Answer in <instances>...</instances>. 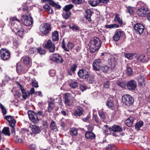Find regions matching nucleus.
I'll return each instance as SVG.
<instances>
[{
  "label": "nucleus",
  "mask_w": 150,
  "mask_h": 150,
  "mask_svg": "<svg viewBox=\"0 0 150 150\" xmlns=\"http://www.w3.org/2000/svg\"><path fill=\"white\" fill-rule=\"evenodd\" d=\"M90 118V115H87V117L82 119V120L84 122H88L89 121V120Z\"/></svg>",
  "instance_id": "obj_58"
},
{
  "label": "nucleus",
  "mask_w": 150,
  "mask_h": 150,
  "mask_svg": "<svg viewBox=\"0 0 150 150\" xmlns=\"http://www.w3.org/2000/svg\"><path fill=\"white\" fill-rule=\"evenodd\" d=\"M0 57L4 60H7L10 57L11 53L10 51L6 48H2L0 51Z\"/></svg>",
  "instance_id": "obj_6"
},
{
  "label": "nucleus",
  "mask_w": 150,
  "mask_h": 150,
  "mask_svg": "<svg viewBox=\"0 0 150 150\" xmlns=\"http://www.w3.org/2000/svg\"><path fill=\"white\" fill-rule=\"evenodd\" d=\"M119 26L116 24H112L106 25L105 26V28H118Z\"/></svg>",
  "instance_id": "obj_47"
},
{
  "label": "nucleus",
  "mask_w": 150,
  "mask_h": 150,
  "mask_svg": "<svg viewBox=\"0 0 150 150\" xmlns=\"http://www.w3.org/2000/svg\"><path fill=\"white\" fill-rule=\"evenodd\" d=\"M69 134L72 136H74L78 134V129L75 128H72L69 131Z\"/></svg>",
  "instance_id": "obj_33"
},
{
  "label": "nucleus",
  "mask_w": 150,
  "mask_h": 150,
  "mask_svg": "<svg viewBox=\"0 0 150 150\" xmlns=\"http://www.w3.org/2000/svg\"><path fill=\"white\" fill-rule=\"evenodd\" d=\"M110 64L112 68H113L116 64V61H115L114 60L111 59Z\"/></svg>",
  "instance_id": "obj_57"
},
{
  "label": "nucleus",
  "mask_w": 150,
  "mask_h": 150,
  "mask_svg": "<svg viewBox=\"0 0 150 150\" xmlns=\"http://www.w3.org/2000/svg\"><path fill=\"white\" fill-rule=\"evenodd\" d=\"M84 79L89 83H92L94 82L93 77L90 76L89 74L88 75V77L85 78Z\"/></svg>",
  "instance_id": "obj_48"
},
{
  "label": "nucleus",
  "mask_w": 150,
  "mask_h": 150,
  "mask_svg": "<svg viewBox=\"0 0 150 150\" xmlns=\"http://www.w3.org/2000/svg\"><path fill=\"white\" fill-rule=\"evenodd\" d=\"M146 76L145 75L141 74L137 77V80L138 86L140 87H143L145 85V79Z\"/></svg>",
  "instance_id": "obj_14"
},
{
  "label": "nucleus",
  "mask_w": 150,
  "mask_h": 150,
  "mask_svg": "<svg viewBox=\"0 0 150 150\" xmlns=\"http://www.w3.org/2000/svg\"><path fill=\"white\" fill-rule=\"evenodd\" d=\"M89 4L92 6H96L100 3L99 0H89Z\"/></svg>",
  "instance_id": "obj_37"
},
{
  "label": "nucleus",
  "mask_w": 150,
  "mask_h": 150,
  "mask_svg": "<svg viewBox=\"0 0 150 150\" xmlns=\"http://www.w3.org/2000/svg\"><path fill=\"white\" fill-rule=\"evenodd\" d=\"M50 128L51 129L56 131L57 130V126L56 122L53 120H52L50 125Z\"/></svg>",
  "instance_id": "obj_44"
},
{
  "label": "nucleus",
  "mask_w": 150,
  "mask_h": 150,
  "mask_svg": "<svg viewBox=\"0 0 150 150\" xmlns=\"http://www.w3.org/2000/svg\"><path fill=\"white\" fill-rule=\"evenodd\" d=\"M106 150H118L117 146L113 144H108L105 147Z\"/></svg>",
  "instance_id": "obj_40"
},
{
  "label": "nucleus",
  "mask_w": 150,
  "mask_h": 150,
  "mask_svg": "<svg viewBox=\"0 0 150 150\" xmlns=\"http://www.w3.org/2000/svg\"><path fill=\"white\" fill-rule=\"evenodd\" d=\"M49 73L51 76H54L55 75L56 71L52 69L49 71Z\"/></svg>",
  "instance_id": "obj_59"
},
{
  "label": "nucleus",
  "mask_w": 150,
  "mask_h": 150,
  "mask_svg": "<svg viewBox=\"0 0 150 150\" xmlns=\"http://www.w3.org/2000/svg\"><path fill=\"white\" fill-rule=\"evenodd\" d=\"M87 88V87L86 86L85 84H81L80 87V90L82 91L86 90Z\"/></svg>",
  "instance_id": "obj_60"
},
{
  "label": "nucleus",
  "mask_w": 150,
  "mask_h": 150,
  "mask_svg": "<svg viewBox=\"0 0 150 150\" xmlns=\"http://www.w3.org/2000/svg\"><path fill=\"white\" fill-rule=\"evenodd\" d=\"M69 27L70 28L72 29L73 30H80L79 27L73 24L70 25Z\"/></svg>",
  "instance_id": "obj_52"
},
{
  "label": "nucleus",
  "mask_w": 150,
  "mask_h": 150,
  "mask_svg": "<svg viewBox=\"0 0 150 150\" xmlns=\"http://www.w3.org/2000/svg\"><path fill=\"white\" fill-rule=\"evenodd\" d=\"M101 45V42L98 38L94 37L91 40L89 44L91 52L93 53L98 50Z\"/></svg>",
  "instance_id": "obj_2"
},
{
  "label": "nucleus",
  "mask_w": 150,
  "mask_h": 150,
  "mask_svg": "<svg viewBox=\"0 0 150 150\" xmlns=\"http://www.w3.org/2000/svg\"><path fill=\"white\" fill-rule=\"evenodd\" d=\"M2 132L6 135L10 136V135L9 128L8 127H4L2 131Z\"/></svg>",
  "instance_id": "obj_43"
},
{
  "label": "nucleus",
  "mask_w": 150,
  "mask_h": 150,
  "mask_svg": "<svg viewBox=\"0 0 150 150\" xmlns=\"http://www.w3.org/2000/svg\"><path fill=\"white\" fill-rule=\"evenodd\" d=\"M122 33H123V32L121 31L116 32L115 35L113 37L114 40L115 41H118L119 40L120 37Z\"/></svg>",
  "instance_id": "obj_32"
},
{
  "label": "nucleus",
  "mask_w": 150,
  "mask_h": 150,
  "mask_svg": "<svg viewBox=\"0 0 150 150\" xmlns=\"http://www.w3.org/2000/svg\"><path fill=\"white\" fill-rule=\"evenodd\" d=\"M51 30V24L48 23L42 24L39 27L40 32L45 35H48Z\"/></svg>",
  "instance_id": "obj_4"
},
{
  "label": "nucleus",
  "mask_w": 150,
  "mask_h": 150,
  "mask_svg": "<svg viewBox=\"0 0 150 150\" xmlns=\"http://www.w3.org/2000/svg\"><path fill=\"white\" fill-rule=\"evenodd\" d=\"M126 12L127 13H129L130 15L132 14L134 12V8L131 6H126Z\"/></svg>",
  "instance_id": "obj_36"
},
{
  "label": "nucleus",
  "mask_w": 150,
  "mask_h": 150,
  "mask_svg": "<svg viewBox=\"0 0 150 150\" xmlns=\"http://www.w3.org/2000/svg\"><path fill=\"white\" fill-rule=\"evenodd\" d=\"M36 48L35 47L30 48L29 49V50H26L27 51H28L29 53L33 54L35 53L36 51Z\"/></svg>",
  "instance_id": "obj_55"
},
{
  "label": "nucleus",
  "mask_w": 150,
  "mask_h": 150,
  "mask_svg": "<svg viewBox=\"0 0 150 150\" xmlns=\"http://www.w3.org/2000/svg\"><path fill=\"white\" fill-rule=\"evenodd\" d=\"M92 12L89 9L86 11L85 18L89 22L91 21V17L92 16Z\"/></svg>",
  "instance_id": "obj_31"
},
{
  "label": "nucleus",
  "mask_w": 150,
  "mask_h": 150,
  "mask_svg": "<svg viewBox=\"0 0 150 150\" xmlns=\"http://www.w3.org/2000/svg\"><path fill=\"white\" fill-rule=\"evenodd\" d=\"M48 111L50 112L52 110L54 106V103L53 101H48Z\"/></svg>",
  "instance_id": "obj_42"
},
{
  "label": "nucleus",
  "mask_w": 150,
  "mask_h": 150,
  "mask_svg": "<svg viewBox=\"0 0 150 150\" xmlns=\"http://www.w3.org/2000/svg\"><path fill=\"white\" fill-rule=\"evenodd\" d=\"M14 139L15 142L19 143H23L24 141V139L22 138H19L18 136H14Z\"/></svg>",
  "instance_id": "obj_45"
},
{
  "label": "nucleus",
  "mask_w": 150,
  "mask_h": 150,
  "mask_svg": "<svg viewBox=\"0 0 150 150\" xmlns=\"http://www.w3.org/2000/svg\"><path fill=\"white\" fill-rule=\"evenodd\" d=\"M102 62L101 59H98L95 60L93 63V67L96 71H100L101 69V65Z\"/></svg>",
  "instance_id": "obj_16"
},
{
  "label": "nucleus",
  "mask_w": 150,
  "mask_h": 150,
  "mask_svg": "<svg viewBox=\"0 0 150 150\" xmlns=\"http://www.w3.org/2000/svg\"><path fill=\"white\" fill-rule=\"evenodd\" d=\"M4 118L8 122L10 126L13 127L15 126V124L16 123V121L13 116L11 115H7L4 117Z\"/></svg>",
  "instance_id": "obj_19"
},
{
  "label": "nucleus",
  "mask_w": 150,
  "mask_h": 150,
  "mask_svg": "<svg viewBox=\"0 0 150 150\" xmlns=\"http://www.w3.org/2000/svg\"><path fill=\"white\" fill-rule=\"evenodd\" d=\"M126 73L127 75L129 76L132 74V71L130 67L127 68L126 70Z\"/></svg>",
  "instance_id": "obj_54"
},
{
  "label": "nucleus",
  "mask_w": 150,
  "mask_h": 150,
  "mask_svg": "<svg viewBox=\"0 0 150 150\" xmlns=\"http://www.w3.org/2000/svg\"><path fill=\"white\" fill-rule=\"evenodd\" d=\"M125 55L126 57L128 59H132L134 57L136 58L137 56V54L135 53H127L125 54Z\"/></svg>",
  "instance_id": "obj_39"
},
{
  "label": "nucleus",
  "mask_w": 150,
  "mask_h": 150,
  "mask_svg": "<svg viewBox=\"0 0 150 150\" xmlns=\"http://www.w3.org/2000/svg\"><path fill=\"white\" fill-rule=\"evenodd\" d=\"M52 38L53 41H57L59 40V33L57 31H54L52 33Z\"/></svg>",
  "instance_id": "obj_30"
},
{
  "label": "nucleus",
  "mask_w": 150,
  "mask_h": 150,
  "mask_svg": "<svg viewBox=\"0 0 150 150\" xmlns=\"http://www.w3.org/2000/svg\"><path fill=\"white\" fill-rule=\"evenodd\" d=\"M31 128L32 132L30 133L32 136H35V134L40 133L41 131V129L38 126L36 125H32Z\"/></svg>",
  "instance_id": "obj_17"
},
{
  "label": "nucleus",
  "mask_w": 150,
  "mask_h": 150,
  "mask_svg": "<svg viewBox=\"0 0 150 150\" xmlns=\"http://www.w3.org/2000/svg\"><path fill=\"white\" fill-rule=\"evenodd\" d=\"M16 69L18 73L19 74L25 73L28 70L27 68L23 67V66L19 65L18 64H17Z\"/></svg>",
  "instance_id": "obj_24"
},
{
  "label": "nucleus",
  "mask_w": 150,
  "mask_h": 150,
  "mask_svg": "<svg viewBox=\"0 0 150 150\" xmlns=\"http://www.w3.org/2000/svg\"><path fill=\"white\" fill-rule=\"evenodd\" d=\"M98 115L100 118L103 120H104L105 119V116L104 113L102 112H98Z\"/></svg>",
  "instance_id": "obj_56"
},
{
  "label": "nucleus",
  "mask_w": 150,
  "mask_h": 150,
  "mask_svg": "<svg viewBox=\"0 0 150 150\" xmlns=\"http://www.w3.org/2000/svg\"><path fill=\"white\" fill-rule=\"evenodd\" d=\"M23 64L26 66L30 67L32 64V60L30 57L27 56H23L21 58Z\"/></svg>",
  "instance_id": "obj_15"
},
{
  "label": "nucleus",
  "mask_w": 150,
  "mask_h": 150,
  "mask_svg": "<svg viewBox=\"0 0 150 150\" xmlns=\"http://www.w3.org/2000/svg\"><path fill=\"white\" fill-rule=\"evenodd\" d=\"M123 130V128L121 127L118 125H115L112 127V131L115 132H122Z\"/></svg>",
  "instance_id": "obj_29"
},
{
  "label": "nucleus",
  "mask_w": 150,
  "mask_h": 150,
  "mask_svg": "<svg viewBox=\"0 0 150 150\" xmlns=\"http://www.w3.org/2000/svg\"><path fill=\"white\" fill-rule=\"evenodd\" d=\"M74 98L70 93L65 94L64 103L66 106H70L72 105L74 100Z\"/></svg>",
  "instance_id": "obj_10"
},
{
  "label": "nucleus",
  "mask_w": 150,
  "mask_h": 150,
  "mask_svg": "<svg viewBox=\"0 0 150 150\" xmlns=\"http://www.w3.org/2000/svg\"><path fill=\"white\" fill-rule=\"evenodd\" d=\"M110 86V83L109 81H107L103 84V86L105 88H108Z\"/></svg>",
  "instance_id": "obj_61"
},
{
  "label": "nucleus",
  "mask_w": 150,
  "mask_h": 150,
  "mask_svg": "<svg viewBox=\"0 0 150 150\" xmlns=\"http://www.w3.org/2000/svg\"><path fill=\"white\" fill-rule=\"evenodd\" d=\"M144 125V122L142 121H139L137 122L135 125V128L137 130H139Z\"/></svg>",
  "instance_id": "obj_35"
},
{
  "label": "nucleus",
  "mask_w": 150,
  "mask_h": 150,
  "mask_svg": "<svg viewBox=\"0 0 150 150\" xmlns=\"http://www.w3.org/2000/svg\"><path fill=\"white\" fill-rule=\"evenodd\" d=\"M145 5L142 1H139L137 4V13L140 16L145 17L147 16L148 10Z\"/></svg>",
  "instance_id": "obj_3"
},
{
  "label": "nucleus",
  "mask_w": 150,
  "mask_h": 150,
  "mask_svg": "<svg viewBox=\"0 0 150 150\" xmlns=\"http://www.w3.org/2000/svg\"><path fill=\"white\" fill-rule=\"evenodd\" d=\"M122 101L124 104L127 106H130L133 104L134 99L130 96L125 94L122 97Z\"/></svg>",
  "instance_id": "obj_5"
},
{
  "label": "nucleus",
  "mask_w": 150,
  "mask_h": 150,
  "mask_svg": "<svg viewBox=\"0 0 150 150\" xmlns=\"http://www.w3.org/2000/svg\"><path fill=\"white\" fill-rule=\"evenodd\" d=\"M78 83L75 81H71L69 83L70 86L73 88H75L77 87Z\"/></svg>",
  "instance_id": "obj_41"
},
{
  "label": "nucleus",
  "mask_w": 150,
  "mask_h": 150,
  "mask_svg": "<svg viewBox=\"0 0 150 150\" xmlns=\"http://www.w3.org/2000/svg\"><path fill=\"white\" fill-rule=\"evenodd\" d=\"M144 25L139 23H137L134 26V31L136 34L139 35L142 34L144 30Z\"/></svg>",
  "instance_id": "obj_7"
},
{
  "label": "nucleus",
  "mask_w": 150,
  "mask_h": 150,
  "mask_svg": "<svg viewBox=\"0 0 150 150\" xmlns=\"http://www.w3.org/2000/svg\"><path fill=\"white\" fill-rule=\"evenodd\" d=\"M136 58L138 62H144L146 61V56L144 54H141L139 55L137 54Z\"/></svg>",
  "instance_id": "obj_26"
},
{
  "label": "nucleus",
  "mask_w": 150,
  "mask_h": 150,
  "mask_svg": "<svg viewBox=\"0 0 150 150\" xmlns=\"http://www.w3.org/2000/svg\"><path fill=\"white\" fill-rule=\"evenodd\" d=\"M132 112L127 111L125 113V115H127L129 116L128 118L125 121V124L129 127H131L132 126L133 122L135 120L134 117L131 116Z\"/></svg>",
  "instance_id": "obj_9"
},
{
  "label": "nucleus",
  "mask_w": 150,
  "mask_h": 150,
  "mask_svg": "<svg viewBox=\"0 0 150 150\" xmlns=\"http://www.w3.org/2000/svg\"><path fill=\"white\" fill-rule=\"evenodd\" d=\"M83 111L84 110L80 106H77L76 108L74 111L73 114L75 116H80L83 115Z\"/></svg>",
  "instance_id": "obj_20"
},
{
  "label": "nucleus",
  "mask_w": 150,
  "mask_h": 150,
  "mask_svg": "<svg viewBox=\"0 0 150 150\" xmlns=\"http://www.w3.org/2000/svg\"><path fill=\"white\" fill-rule=\"evenodd\" d=\"M106 106L109 108L113 110L115 108V104L112 98H108L106 102Z\"/></svg>",
  "instance_id": "obj_23"
},
{
  "label": "nucleus",
  "mask_w": 150,
  "mask_h": 150,
  "mask_svg": "<svg viewBox=\"0 0 150 150\" xmlns=\"http://www.w3.org/2000/svg\"><path fill=\"white\" fill-rule=\"evenodd\" d=\"M0 108L1 109L2 113L4 115L6 114V110L5 107L1 103H0Z\"/></svg>",
  "instance_id": "obj_53"
},
{
  "label": "nucleus",
  "mask_w": 150,
  "mask_h": 150,
  "mask_svg": "<svg viewBox=\"0 0 150 150\" xmlns=\"http://www.w3.org/2000/svg\"><path fill=\"white\" fill-rule=\"evenodd\" d=\"M93 119L95 120L96 122L97 123H99L100 121L99 120L98 117L97 115H93Z\"/></svg>",
  "instance_id": "obj_62"
},
{
  "label": "nucleus",
  "mask_w": 150,
  "mask_h": 150,
  "mask_svg": "<svg viewBox=\"0 0 150 150\" xmlns=\"http://www.w3.org/2000/svg\"><path fill=\"white\" fill-rule=\"evenodd\" d=\"M45 48L48 49L49 51L51 52H54L55 47L54 43L50 40H48L44 46Z\"/></svg>",
  "instance_id": "obj_13"
},
{
  "label": "nucleus",
  "mask_w": 150,
  "mask_h": 150,
  "mask_svg": "<svg viewBox=\"0 0 150 150\" xmlns=\"http://www.w3.org/2000/svg\"><path fill=\"white\" fill-rule=\"evenodd\" d=\"M109 69V67L108 66L104 65L102 67H101L100 70H102V71L104 73H107Z\"/></svg>",
  "instance_id": "obj_50"
},
{
  "label": "nucleus",
  "mask_w": 150,
  "mask_h": 150,
  "mask_svg": "<svg viewBox=\"0 0 150 150\" xmlns=\"http://www.w3.org/2000/svg\"><path fill=\"white\" fill-rule=\"evenodd\" d=\"M38 53L40 55H44L45 54L46 52L45 50L40 47H39L37 49Z\"/></svg>",
  "instance_id": "obj_51"
},
{
  "label": "nucleus",
  "mask_w": 150,
  "mask_h": 150,
  "mask_svg": "<svg viewBox=\"0 0 150 150\" xmlns=\"http://www.w3.org/2000/svg\"><path fill=\"white\" fill-rule=\"evenodd\" d=\"M103 133L107 135L110 134L111 132L112 128H110L107 125H105L103 127Z\"/></svg>",
  "instance_id": "obj_28"
},
{
  "label": "nucleus",
  "mask_w": 150,
  "mask_h": 150,
  "mask_svg": "<svg viewBox=\"0 0 150 150\" xmlns=\"http://www.w3.org/2000/svg\"><path fill=\"white\" fill-rule=\"evenodd\" d=\"M73 6V5L72 4L67 5L63 8V10L66 12L68 11L71 9Z\"/></svg>",
  "instance_id": "obj_49"
},
{
  "label": "nucleus",
  "mask_w": 150,
  "mask_h": 150,
  "mask_svg": "<svg viewBox=\"0 0 150 150\" xmlns=\"http://www.w3.org/2000/svg\"><path fill=\"white\" fill-rule=\"evenodd\" d=\"M28 117L30 121L34 124L39 122V120L36 113L33 111H30L28 112Z\"/></svg>",
  "instance_id": "obj_11"
},
{
  "label": "nucleus",
  "mask_w": 150,
  "mask_h": 150,
  "mask_svg": "<svg viewBox=\"0 0 150 150\" xmlns=\"http://www.w3.org/2000/svg\"><path fill=\"white\" fill-rule=\"evenodd\" d=\"M67 46V48L66 47L64 42L62 43V48L67 52H69V50H71L74 46V45L72 42H69Z\"/></svg>",
  "instance_id": "obj_25"
},
{
  "label": "nucleus",
  "mask_w": 150,
  "mask_h": 150,
  "mask_svg": "<svg viewBox=\"0 0 150 150\" xmlns=\"http://www.w3.org/2000/svg\"><path fill=\"white\" fill-rule=\"evenodd\" d=\"M85 137L87 139H93L95 137V134L90 132H87L85 133Z\"/></svg>",
  "instance_id": "obj_34"
},
{
  "label": "nucleus",
  "mask_w": 150,
  "mask_h": 150,
  "mask_svg": "<svg viewBox=\"0 0 150 150\" xmlns=\"http://www.w3.org/2000/svg\"><path fill=\"white\" fill-rule=\"evenodd\" d=\"M31 84L33 86H34L35 87L37 88L38 87V82L33 80L32 81Z\"/></svg>",
  "instance_id": "obj_63"
},
{
  "label": "nucleus",
  "mask_w": 150,
  "mask_h": 150,
  "mask_svg": "<svg viewBox=\"0 0 150 150\" xmlns=\"http://www.w3.org/2000/svg\"><path fill=\"white\" fill-rule=\"evenodd\" d=\"M17 83L21 90L23 98L25 100L26 99L30 96V93H29V92H26L25 91L23 87L18 82H17Z\"/></svg>",
  "instance_id": "obj_22"
},
{
  "label": "nucleus",
  "mask_w": 150,
  "mask_h": 150,
  "mask_svg": "<svg viewBox=\"0 0 150 150\" xmlns=\"http://www.w3.org/2000/svg\"><path fill=\"white\" fill-rule=\"evenodd\" d=\"M21 20L22 23L24 25L27 26L32 25L33 22L32 17L26 14H25L23 16Z\"/></svg>",
  "instance_id": "obj_8"
},
{
  "label": "nucleus",
  "mask_w": 150,
  "mask_h": 150,
  "mask_svg": "<svg viewBox=\"0 0 150 150\" xmlns=\"http://www.w3.org/2000/svg\"><path fill=\"white\" fill-rule=\"evenodd\" d=\"M114 21L115 22H117L120 25H122L123 23L122 18L120 17V15L118 14L115 15Z\"/></svg>",
  "instance_id": "obj_38"
},
{
  "label": "nucleus",
  "mask_w": 150,
  "mask_h": 150,
  "mask_svg": "<svg viewBox=\"0 0 150 150\" xmlns=\"http://www.w3.org/2000/svg\"><path fill=\"white\" fill-rule=\"evenodd\" d=\"M50 59L58 64L62 63L64 62L62 57L58 54H54L51 55L50 57Z\"/></svg>",
  "instance_id": "obj_12"
},
{
  "label": "nucleus",
  "mask_w": 150,
  "mask_h": 150,
  "mask_svg": "<svg viewBox=\"0 0 150 150\" xmlns=\"http://www.w3.org/2000/svg\"><path fill=\"white\" fill-rule=\"evenodd\" d=\"M78 74L80 78L84 79L88 77L89 74L86 70L83 69L80 70L79 71Z\"/></svg>",
  "instance_id": "obj_18"
},
{
  "label": "nucleus",
  "mask_w": 150,
  "mask_h": 150,
  "mask_svg": "<svg viewBox=\"0 0 150 150\" xmlns=\"http://www.w3.org/2000/svg\"><path fill=\"white\" fill-rule=\"evenodd\" d=\"M42 2H44L45 1H47V3L50 4L52 6L55 7L57 9H60L61 6L56 3H55L53 1L51 0H42Z\"/></svg>",
  "instance_id": "obj_27"
},
{
  "label": "nucleus",
  "mask_w": 150,
  "mask_h": 150,
  "mask_svg": "<svg viewBox=\"0 0 150 150\" xmlns=\"http://www.w3.org/2000/svg\"><path fill=\"white\" fill-rule=\"evenodd\" d=\"M10 21L12 23L11 28L18 35L22 37L24 34V31L22 28L20 20L16 17H11L10 18Z\"/></svg>",
  "instance_id": "obj_1"
},
{
  "label": "nucleus",
  "mask_w": 150,
  "mask_h": 150,
  "mask_svg": "<svg viewBox=\"0 0 150 150\" xmlns=\"http://www.w3.org/2000/svg\"><path fill=\"white\" fill-rule=\"evenodd\" d=\"M72 2L76 4H79L81 3V0H71Z\"/></svg>",
  "instance_id": "obj_64"
},
{
  "label": "nucleus",
  "mask_w": 150,
  "mask_h": 150,
  "mask_svg": "<svg viewBox=\"0 0 150 150\" xmlns=\"http://www.w3.org/2000/svg\"><path fill=\"white\" fill-rule=\"evenodd\" d=\"M127 85V88L130 90H134L137 87L136 82L134 80L128 81Z\"/></svg>",
  "instance_id": "obj_21"
},
{
  "label": "nucleus",
  "mask_w": 150,
  "mask_h": 150,
  "mask_svg": "<svg viewBox=\"0 0 150 150\" xmlns=\"http://www.w3.org/2000/svg\"><path fill=\"white\" fill-rule=\"evenodd\" d=\"M43 8L49 13H51L53 11L52 9L51 8L50 6L48 5H45L44 6Z\"/></svg>",
  "instance_id": "obj_46"
}]
</instances>
